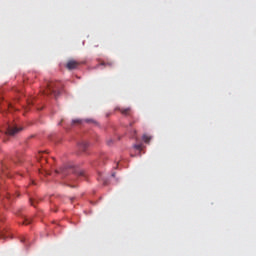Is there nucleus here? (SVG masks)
Instances as JSON below:
<instances>
[{
    "instance_id": "nucleus-15",
    "label": "nucleus",
    "mask_w": 256,
    "mask_h": 256,
    "mask_svg": "<svg viewBox=\"0 0 256 256\" xmlns=\"http://www.w3.org/2000/svg\"><path fill=\"white\" fill-rule=\"evenodd\" d=\"M25 241H27V238L22 237V238H21V243H25Z\"/></svg>"
},
{
    "instance_id": "nucleus-12",
    "label": "nucleus",
    "mask_w": 256,
    "mask_h": 256,
    "mask_svg": "<svg viewBox=\"0 0 256 256\" xmlns=\"http://www.w3.org/2000/svg\"><path fill=\"white\" fill-rule=\"evenodd\" d=\"M21 161H22V160H21V157H19V156H17V158H14V159H13V162H14V163H21Z\"/></svg>"
},
{
    "instance_id": "nucleus-22",
    "label": "nucleus",
    "mask_w": 256,
    "mask_h": 256,
    "mask_svg": "<svg viewBox=\"0 0 256 256\" xmlns=\"http://www.w3.org/2000/svg\"><path fill=\"white\" fill-rule=\"evenodd\" d=\"M112 177H115V174H112Z\"/></svg>"
},
{
    "instance_id": "nucleus-21",
    "label": "nucleus",
    "mask_w": 256,
    "mask_h": 256,
    "mask_svg": "<svg viewBox=\"0 0 256 256\" xmlns=\"http://www.w3.org/2000/svg\"><path fill=\"white\" fill-rule=\"evenodd\" d=\"M134 135H137V130H134Z\"/></svg>"
},
{
    "instance_id": "nucleus-19",
    "label": "nucleus",
    "mask_w": 256,
    "mask_h": 256,
    "mask_svg": "<svg viewBox=\"0 0 256 256\" xmlns=\"http://www.w3.org/2000/svg\"><path fill=\"white\" fill-rule=\"evenodd\" d=\"M113 143V140L108 141V145H111Z\"/></svg>"
},
{
    "instance_id": "nucleus-17",
    "label": "nucleus",
    "mask_w": 256,
    "mask_h": 256,
    "mask_svg": "<svg viewBox=\"0 0 256 256\" xmlns=\"http://www.w3.org/2000/svg\"><path fill=\"white\" fill-rule=\"evenodd\" d=\"M6 199H7L8 201H11V195L8 194V195L6 196Z\"/></svg>"
},
{
    "instance_id": "nucleus-11",
    "label": "nucleus",
    "mask_w": 256,
    "mask_h": 256,
    "mask_svg": "<svg viewBox=\"0 0 256 256\" xmlns=\"http://www.w3.org/2000/svg\"><path fill=\"white\" fill-rule=\"evenodd\" d=\"M31 221V218H25L23 221V225H30Z\"/></svg>"
},
{
    "instance_id": "nucleus-8",
    "label": "nucleus",
    "mask_w": 256,
    "mask_h": 256,
    "mask_svg": "<svg viewBox=\"0 0 256 256\" xmlns=\"http://www.w3.org/2000/svg\"><path fill=\"white\" fill-rule=\"evenodd\" d=\"M7 229L0 230V239H7Z\"/></svg>"
},
{
    "instance_id": "nucleus-3",
    "label": "nucleus",
    "mask_w": 256,
    "mask_h": 256,
    "mask_svg": "<svg viewBox=\"0 0 256 256\" xmlns=\"http://www.w3.org/2000/svg\"><path fill=\"white\" fill-rule=\"evenodd\" d=\"M83 123H92L93 125H98V123L93 118L83 119H74L72 120V125H83Z\"/></svg>"
},
{
    "instance_id": "nucleus-4",
    "label": "nucleus",
    "mask_w": 256,
    "mask_h": 256,
    "mask_svg": "<svg viewBox=\"0 0 256 256\" xmlns=\"http://www.w3.org/2000/svg\"><path fill=\"white\" fill-rule=\"evenodd\" d=\"M81 65V62L76 61V60H69L66 64V69L69 71H72V69H77Z\"/></svg>"
},
{
    "instance_id": "nucleus-14",
    "label": "nucleus",
    "mask_w": 256,
    "mask_h": 256,
    "mask_svg": "<svg viewBox=\"0 0 256 256\" xmlns=\"http://www.w3.org/2000/svg\"><path fill=\"white\" fill-rule=\"evenodd\" d=\"M6 107H8L9 111H11V109H13V106L9 103H6Z\"/></svg>"
},
{
    "instance_id": "nucleus-5",
    "label": "nucleus",
    "mask_w": 256,
    "mask_h": 256,
    "mask_svg": "<svg viewBox=\"0 0 256 256\" xmlns=\"http://www.w3.org/2000/svg\"><path fill=\"white\" fill-rule=\"evenodd\" d=\"M116 111H120V113L122 115H124L125 117H131V114L133 113V111L131 110L130 107H128V108H116Z\"/></svg>"
},
{
    "instance_id": "nucleus-18",
    "label": "nucleus",
    "mask_w": 256,
    "mask_h": 256,
    "mask_svg": "<svg viewBox=\"0 0 256 256\" xmlns=\"http://www.w3.org/2000/svg\"><path fill=\"white\" fill-rule=\"evenodd\" d=\"M133 125H135V121L130 122L129 127H133Z\"/></svg>"
},
{
    "instance_id": "nucleus-9",
    "label": "nucleus",
    "mask_w": 256,
    "mask_h": 256,
    "mask_svg": "<svg viewBox=\"0 0 256 256\" xmlns=\"http://www.w3.org/2000/svg\"><path fill=\"white\" fill-rule=\"evenodd\" d=\"M144 143H149V141H151V136L144 134L142 137Z\"/></svg>"
},
{
    "instance_id": "nucleus-2",
    "label": "nucleus",
    "mask_w": 256,
    "mask_h": 256,
    "mask_svg": "<svg viewBox=\"0 0 256 256\" xmlns=\"http://www.w3.org/2000/svg\"><path fill=\"white\" fill-rule=\"evenodd\" d=\"M19 131H23V128H19L15 124L8 125L7 130H6V135H10L11 137H13V135H17V133H19Z\"/></svg>"
},
{
    "instance_id": "nucleus-1",
    "label": "nucleus",
    "mask_w": 256,
    "mask_h": 256,
    "mask_svg": "<svg viewBox=\"0 0 256 256\" xmlns=\"http://www.w3.org/2000/svg\"><path fill=\"white\" fill-rule=\"evenodd\" d=\"M44 95H53L57 98L58 95H61V83L59 82H48L47 88L43 91Z\"/></svg>"
},
{
    "instance_id": "nucleus-6",
    "label": "nucleus",
    "mask_w": 256,
    "mask_h": 256,
    "mask_svg": "<svg viewBox=\"0 0 256 256\" xmlns=\"http://www.w3.org/2000/svg\"><path fill=\"white\" fill-rule=\"evenodd\" d=\"M71 167H73V166H64V167H62V168H60L59 170H56L55 172L57 173V174H59V173H61V175H67L69 172V169H71Z\"/></svg>"
},
{
    "instance_id": "nucleus-10",
    "label": "nucleus",
    "mask_w": 256,
    "mask_h": 256,
    "mask_svg": "<svg viewBox=\"0 0 256 256\" xmlns=\"http://www.w3.org/2000/svg\"><path fill=\"white\" fill-rule=\"evenodd\" d=\"M98 181H102L104 185H107V180H105V178L101 174H99Z\"/></svg>"
},
{
    "instance_id": "nucleus-13",
    "label": "nucleus",
    "mask_w": 256,
    "mask_h": 256,
    "mask_svg": "<svg viewBox=\"0 0 256 256\" xmlns=\"http://www.w3.org/2000/svg\"><path fill=\"white\" fill-rule=\"evenodd\" d=\"M134 149H137L138 151H141V144L134 145Z\"/></svg>"
},
{
    "instance_id": "nucleus-20",
    "label": "nucleus",
    "mask_w": 256,
    "mask_h": 256,
    "mask_svg": "<svg viewBox=\"0 0 256 256\" xmlns=\"http://www.w3.org/2000/svg\"><path fill=\"white\" fill-rule=\"evenodd\" d=\"M30 202H31V205H35V204L33 203V200H32V199H30Z\"/></svg>"
},
{
    "instance_id": "nucleus-7",
    "label": "nucleus",
    "mask_w": 256,
    "mask_h": 256,
    "mask_svg": "<svg viewBox=\"0 0 256 256\" xmlns=\"http://www.w3.org/2000/svg\"><path fill=\"white\" fill-rule=\"evenodd\" d=\"M87 147H89V143H87V142H81V143L79 144V150H80V151H86V150H87Z\"/></svg>"
},
{
    "instance_id": "nucleus-16",
    "label": "nucleus",
    "mask_w": 256,
    "mask_h": 256,
    "mask_svg": "<svg viewBox=\"0 0 256 256\" xmlns=\"http://www.w3.org/2000/svg\"><path fill=\"white\" fill-rule=\"evenodd\" d=\"M102 65H106V64L102 63ZM107 65H109L111 67V65H113V62H108Z\"/></svg>"
}]
</instances>
